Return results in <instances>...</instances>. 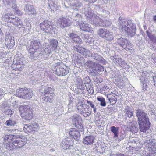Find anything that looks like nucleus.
<instances>
[{
    "instance_id": "nucleus-1",
    "label": "nucleus",
    "mask_w": 156,
    "mask_h": 156,
    "mask_svg": "<svg viewBox=\"0 0 156 156\" xmlns=\"http://www.w3.org/2000/svg\"><path fill=\"white\" fill-rule=\"evenodd\" d=\"M118 26L122 31L130 36H133L135 34L136 25L131 20H127L120 17L118 21Z\"/></svg>"
},
{
    "instance_id": "nucleus-2",
    "label": "nucleus",
    "mask_w": 156,
    "mask_h": 156,
    "mask_svg": "<svg viewBox=\"0 0 156 156\" xmlns=\"http://www.w3.org/2000/svg\"><path fill=\"white\" fill-rule=\"evenodd\" d=\"M27 49L30 53L31 57L35 59L37 58L41 57L43 53H41V44L39 39H33L26 46Z\"/></svg>"
},
{
    "instance_id": "nucleus-3",
    "label": "nucleus",
    "mask_w": 156,
    "mask_h": 156,
    "mask_svg": "<svg viewBox=\"0 0 156 156\" xmlns=\"http://www.w3.org/2000/svg\"><path fill=\"white\" fill-rule=\"evenodd\" d=\"M50 86L51 85L49 86L47 84L42 86V89L44 90V92H42L43 95L42 98L46 102H52L55 94L53 93V88Z\"/></svg>"
},
{
    "instance_id": "nucleus-4",
    "label": "nucleus",
    "mask_w": 156,
    "mask_h": 156,
    "mask_svg": "<svg viewBox=\"0 0 156 156\" xmlns=\"http://www.w3.org/2000/svg\"><path fill=\"white\" fill-rule=\"evenodd\" d=\"M40 28L44 32L52 35L55 34L56 28L54 27L53 23L48 20H44L40 24Z\"/></svg>"
},
{
    "instance_id": "nucleus-5",
    "label": "nucleus",
    "mask_w": 156,
    "mask_h": 156,
    "mask_svg": "<svg viewBox=\"0 0 156 156\" xmlns=\"http://www.w3.org/2000/svg\"><path fill=\"white\" fill-rule=\"evenodd\" d=\"M30 108L28 105H22L20 107L19 110L20 114L24 119L30 120L32 118L33 114Z\"/></svg>"
},
{
    "instance_id": "nucleus-6",
    "label": "nucleus",
    "mask_w": 156,
    "mask_h": 156,
    "mask_svg": "<svg viewBox=\"0 0 156 156\" xmlns=\"http://www.w3.org/2000/svg\"><path fill=\"white\" fill-rule=\"evenodd\" d=\"M16 95L22 98L29 99L32 97L33 94L31 90L27 88H21L17 90Z\"/></svg>"
},
{
    "instance_id": "nucleus-7",
    "label": "nucleus",
    "mask_w": 156,
    "mask_h": 156,
    "mask_svg": "<svg viewBox=\"0 0 156 156\" xmlns=\"http://www.w3.org/2000/svg\"><path fill=\"white\" fill-rule=\"evenodd\" d=\"M73 123L75 126L80 131H83V126L81 123L82 118L79 114L75 113L73 115L71 118Z\"/></svg>"
},
{
    "instance_id": "nucleus-8",
    "label": "nucleus",
    "mask_w": 156,
    "mask_h": 156,
    "mask_svg": "<svg viewBox=\"0 0 156 156\" xmlns=\"http://www.w3.org/2000/svg\"><path fill=\"white\" fill-rule=\"evenodd\" d=\"M98 34L100 37L106 41H110L114 39L112 33L105 29H100Z\"/></svg>"
},
{
    "instance_id": "nucleus-9",
    "label": "nucleus",
    "mask_w": 156,
    "mask_h": 156,
    "mask_svg": "<svg viewBox=\"0 0 156 156\" xmlns=\"http://www.w3.org/2000/svg\"><path fill=\"white\" fill-rule=\"evenodd\" d=\"M117 43L126 51L132 50L133 49L132 44L127 39L122 37L119 38L117 40Z\"/></svg>"
},
{
    "instance_id": "nucleus-10",
    "label": "nucleus",
    "mask_w": 156,
    "mask_h": 156,
    "mask_svg": "<svg viewBox=\"0 0 156 156\" xmlns=\"http://www.w3.org/2000/svg\"><path fill=\"white\" fill-rule=\"evenodd\" d=\"M24 67L23 59L19 57L14 58L13 63L11 66L12 69L13 70L20 71L22 70Z\"/></svg>"
},
{
    "instance_id": "nucleus-11",
    "label": "nucleus",
    "mask_w": 156,
    "mask_h": 156,
    "mask_svg": "<svg viewBox=\"0 0 156 156\" xmlns=\"http://www.w3.org/2000/svg\"><path fill=\"white\" fill-rule=\"evenodd\" d=\"M23 130L26 133L33 134L37 131L39 129V127L37 123L33 122L29 126L28 124H25L23 128Z\"/></svg>"
},
{
    "instance_id": "nucleus-12",
    "label": "nucleus",
    "mask_w": 156,
    "mask_h": 156,
    "mask_svg": "<svg viewBox=\"0 0 156 156\" xmlns=\"http://www.w3.org/2000/svg\"><path fill=\"white\" fill-rule=\"evenodd\" d=\"M139 129L141 132L145 133L150 128V123L149 119L138 121Z\"/></svg>"
},
{
    "instance_id": "nucleus-13",
    "label": "nucleus",
    "mask_w": 156,
    "mask_h": 156,
    "mask_svg": "<svg viewBox=\"0 0 156 156\" xmlns=\"http://www.w3.org/2000/svg\"><path fill=\"white\" fill-rule=\"evenodd\" d=\"M60 62H57L58 64L56 66H53L52 68L53 70L55 71L56 74L58 76H63L66 75L68 73V71L66 70L65 69L62 67L60 65Z\"/></svg>"
},
{
    "instance_id": "nucleus-14",
    "label": "nucleus",
    "mask_w": 156,
    "mask_h": 156,
    "mask_svg": "<svg viewBox=\"0 0 156 156\" xmlns=\"http://www.w3.org/2000/svg\"><path fill=\"white\" fill-rule=\"evenodd\" d=\"M57 22L59 24L60 27L62 28L69 27L71 24L70 19L67 17H61L58 20Z\"/></svg>"
},
{
    "instance_id": "nucleus-15",
    "label": "nucleus",
    "mask_w": 156,
    "mask_h": 156,
    "mask_svg": "<svg viewBox=\"0 0 156 156\" xmlns=\"http://www.w3.org/2000/svg\"><path fill=\"white\" fill-rule=\"evenodd\" d=\"M73 139L69 137L65 138L63 140L61 144V147L64 150L69 149L70 146L73 144Z\"/></svg>"
},
{
    "instance_id": "nucleus-16",
    "label": "nucleus",
    "mask_w": 156,
    "mask_h": 156,
    "mask_svg": "<svg viewBox=\"0 0 156 156\" xmlns=\"http://www.w3.org/2000/svg\"><path fill=\"white\" fill-rule=\"evenodd\" d=\"M14 37L9 35L7 36L5 41V44L8 48H12L15 44Z\"/></svg>"
},
{
    "instance_id": "nucleus-17",
    "label": "nucleus",
    "mask_w": 156,
    "mask_h": 156,
    "mask_svg": "<svg viewBox=\"0 0 156 156\" xmlns=\"http://www.w3.org/2000/svg\"><path fill=\"white\" fill-rule=\"evenodd\" d=\"M145 145L147 150L150 152H151L153 154L156 153V147L155 144L152 141V140H147L145 143Z\"/></svg>"
},
{
    "instance_id": "nucleus-18",
    "label": "nucleus",
    "mask_w": 156,
    "mask_h": 156,
    "mask_svg": "<svg viewBox=\"0 0 156 156\" xmlns=\"http://www.w3.org/2000/svg\"><path fill=\"white\" fill-rule=\"evenodd\" d=\"M136 115L138 118V122L149 119L147 114L140 109H138L136 110Z\"/></svg>"
},
{
    "instance_id": "nucleus-19",
    "label": "nucleus",
    "mask_w": 156,
    "mask_h": 156,
    "mask_svg": "<svg viewBox=\"0 0 156 156\" xmlns=\"http://www.w3.org/2000/svg\"><path fill=\"white\" fill-rule=\"evenodd\" d=\"M69 134L76 140H79L80 138V132L75 128H71L69 131Z\"/></svg>"
},
{
    "instance_id": "nucleus-20",
    "label": "nucleus",
    "mask_w": 156,
    "mask_h": 156,
    "mask_svg": "<svg viewBox=\"0 0 156 156\" xmlns=\"http://www.w3.org/2000/svg\"><path fill=\"white\" fill-rule=\"evenodd\" d=\"M16 136L17 139H14V145L17 148L22 147L25 144V142L23 139L21 138L22 136L17 135Z\"/></svg>"
},
{
    "instance_id": "nucleus-21",
    "label": "nucleus",
    "mask_w": 156,
    "mask_h": 156,
    "mask_svg": "<svg viewBox=\"0 0 156 156\" xmlns=\"http://www.w3.org/2000/svg\"><path fill=\"white\" fill-rule=\"evenodd\" d=\"M146 32L147 36L150 40L153 43L156 44V36L154 34L156 32V30H150V28H149Z\"/></svg>"
},
{
    "instance_id": "nucleus-22",
    "label": "nucleus",
    "mask_w": 156,
    "mask_h": 156,
    "mask_svg": "<svg viewBox=\"0 0 156 156\" xmlns=\"http://www.w3.org/2000/svg\"><path fill=\"white\" fill-rule=\"evenodd\" d=\"M75 85L77 89H80L82 90H84L85 89V85L83 84L82 79L79 77H76L74 80Z\"/></svg>"
},
{
    "instance_id": "nucleus-23",
    "label": "nucleus",
    "mask_w": 156,
    "mask_h": 156,
    "mask_svg": "<svg viewBox=\"0 0 156 156\" xmlns=\"http://www.w3.org/2000/svg\"><path fill=\"white\" fill-rule=\"evenodd\" d=\"M91 58L99 63L105 65L106 63V60L100 55L96 53L93 52Z\"/></svg>"
},
{
    "instance_id": "nucleus-24",
    "label": "nucleus",
    "mask_w": 156,
    "mask_h": 156,
    "mask_svg": "<svg viewBox=\"0 0 156 156\" xmlns=\"http://www.w3.org/2000/svg\"><path fill=\"white\" fill-rule=\"evenodd\" d=\"M24 9L26 12L29 15L34 14L36 13V10L33 5L30 4H25Z\"/></svg>"
},
{
    "instance_id": "nucleus-25",
    "label": "nucleus",
    "mask_w": 156,
    "mask_h": 156,
    "mask_svg": "<svg viewBox=\"0 0 156 156\" xmlns=\"http://www.w3.org/2000/svg\"><path fill=\"white\" fill-rule=\"evenodd\" d=\"M77 25L79 26L81 30L84 31L89 32L92 29L89 24L87 23H85L82 22L81 23L78 22Z\"/></svg>"
},
{
    "instance_id": "nucleus-26",
    "label": "nucleus",
    "mask_w": 156,
    "mask_h": 156,
    "mask_svg": "<svg viewBox=\"0 0 156 156\" xmlns=\"http://www.w3.org/2000/svg\"><path fill=\"white\" fill-rule=\"evenodd\" d=\"M128 128L129 131L133 133H137L138 130L137 123L135 122H130Z\"/></svg>"
},
{
    "instance_id": "nucleus-27",
    "label": "nucleus",
    "mask_w": 156,
    "mask_h": 156,
    "mask_svg": "<svg viewBox=\"0 0 156 156\" xmlns=\"http://www.w3.org/2000/svg\"><path fill=\"white\" fill-rule=\"evenodd\" d=\"M118 96L115 93H109L108 94L107 98L111 105L115 104L117 101Z\"/></svg>"
},
{
    "instance_id": "nucleus-28",
    "label": "nucleus",
    "mask_w": 156,
    "mask_h": 156,
    "mask_svg": "<svg viewBox=\"0 0 156 156\" xmlns=\"http://www.w3.org/2000/svg\"><path fill=\"white\" fill-rule=\"evenodd\" d=\"M84 13L89 19H91L93 15V12L91 9L88 5H86L84 8Z\"/></svg>"
},
{
    "instance_id": "nucleus-29",
    "label": "nucleus",
    "mask_w": 156,
    "mask_h": 156,
    "mask_svg": "<svg viewBox=\"0 0 156 156\" xmlns=\"http://www.w3.org/2000/svg\"><path fill=\"white\" fill-rule=\"evenodd\" d=\"M81 37L85 42L90 46H92L94 44V40L92 37L88 35L83 34L81 35Z\"/></svg>"
},
{
    "instance_id": "nucleus-30",
    "label": "nucleus",
    "mask_w": 156,
    "mask_h": 156,
    "mask_svg": "<svg viewBox=\"0 0 156 156\" xmlns=\"http://www.w3.org/2000/svg\"><path fill=\"white\" fill-rule=\"evenodd\" d=\"M51 52L50 47L48 45H45V48L43 49V51L41 50V53H43V55L40 58H44L46 55V56L45 57H47L49 55V54Z\"/></svg>"
},
{
    "instance_id": "nucleus-31",
    "label": "nucleus",
    "mask_w": 156,
    "mask_h": 156,
    "mask_svg": "<svg viewBox=\"0 0 156 156\" xmlns=\"http://www.w3.org/2000/svg\"><path fill=\"white\" fill-rule=\"evenodd\" d=\"M104 70L103 67L98 63H96L94 68L92 69L91 73H96L100 72Z\"/></svg>"
},
{
    "instance_id": "nucleus-32",
    "label": "nucleus",
    "mask_w": 156,
    "mask_h": 156,
    "mask_svg": "<svg viewBox=\"0 0 156 156\" xmlns=\"http://www.w3.org/2000/svg\"><path fill=\"white\" fill-rule=\"evenodd\" d=\"M82 6L81 0H74L73 9L75 11H79L80 8Z\"/></svg>"
},
{
    "instance_id": "nucleus-33",
    "label": "nucleus",
    "mask_w": 156,
    "mask_h": 156,
    "mask_svg": "<svg viewBox=\"0 0 156 156\" xmlns=\"http://www.w3.org/2000/svg\"><path fill=\"white\" fill-rule=\"evenodd\" d=\"M103 20L98 16H94L91 21V23L97 26H101V24L102 23Z\"/></svg>"
},
{
    "instance_id": "nucleus-34",
    "label": "nucleus",
    "mask_w": 156,
    "mask_h": 156,
    "mask_svg": "<svg viewBox=\"0 0 156 156\" xmlns=\"http://www.w3.org/2000/svg\"><path fill=\"white\" fill-rule=\"evenodd\" d=\"M94 141V137L93 136H87L84 139L83 142L87 145H91L93 144Z\"/></svg>"
},
{
    "instance_id": "nucleus-35",
    "label": "nucleus",
    "mask_w": 156,
    "mask_h": 156,
    "mask_svg": "<svg viewBox=\"0 0 156 156\" xmlns=\"http://www.w3.org/2000/svg\"><path fill=\"white\" fill-rule=\"evenodd\" d=\"M48 5L51 10L54 11L57 8V2L55 0H48Z\"/></svg>"
},
{
    "instance_id": "nucleus-36",
    "label": "nucleus",
    "mask_w": 156,
    "mask_h": 156,
    "mask_svg": "<svg viewBox=\"0 0 156 156\" xmlns=\"http://www.w3.org/2000/svg\"><path fill=\"white\" fill-rule=\"evenodd\" d=\"M14 25L17 26L19 28H21L23 26L22 21L18 17L15 16L12 22Z\"/></svg>"
},
{
    "instance_id": "nucleus-37",
    "label": "nucleus",
    "mask_w": 156,
    "mask_h": 156,
    "mask_svg": "<svg viewBox=\"0 0 156 156\" xmlns=\"http://www.w3.org/2000/svg\"><path fill=\"white\" fill-rule=\"evenodd\" d=\"M14 141V139H13L11 142L4 144V147L8 150H13L15 147H16V146L14 145L15 142Z\"/></svg>"
},
{
    "instance_id": "nucleus-38",
    "label": "nucleus",
    "mask_w": 156,
    "mask_h": 156,
    "mask_svg": "<svg viewBox=\"0 0 156 156\" xmlns=\"http://www.w3.org/2000/svg\"><path fill=\"white\" fill-rule=\"evenodd\" d=\"M72 18L73 19L76 21V25L77 24L78 22H80L82 20V19L81 15L80 14L75 12H73L72 13Z\"/></svg>"
},
{
    "instance_id": "nucleus-39",
    "label": "nucleus",
    "mask_w": 156,
    "mask_h": 156,
    "mask_svg": "<svg viewBox=\"0 0 156 156\" xmlns=\"http://www.w3.org/2000/svg\"><path fill=\"white\" fill-rule=\"evenodd\" d=\"M70 36L75 42L79 44H80L82 42V40L81 38L76 34L71 33L70 34Z\"/></svg>"
},
{
    "instance_id": "nucleus-40",
    "label": "nucleus",
    "mask_w": 156,
    "mask_h": 156,
    "mask_svg": "<svg viewBox=\"0 0 156 156\" xmlns=\"http://www.w3.org/2000/svg\"><path fill=\"white\" fill-rule=\"evenodd\" d=\"M124 115L130 118L133 115V112L131 108L129 106H127L124 109Z\"/></svg>"
},
{
    "instance_id": "nucleus-41",
    "label": "nucleus",
    "mask_w": 156,
    "mask_h": 156,
    "mask_svg": "<svg viewBox=\"0 0 156 156\" xmlns=\"http://www.w3.org/2000/svg\"><path fill=\"white\" fill-rule=\"evenodd\" d=\"M81 114L84 117H87L90 116L91 114V109L88 105L86 108Z\"/></svg>"
},
{
    "instance_id": "nucleus-42",
    "label": "nucleus",
    "mask_w": 156,
    "mask_h": 156,
    "mask_svg": "<svg viewBox=\"0 0 156 156\" xmlns=\"http://www.w3.org/2000/svg\"><path fill=\"white\" fill-rule=\"evenodd\" d=\"M87 106L86 104H83L82 103H78L77 105V109L79 112L81 114L82 112H83V111Z\"/></svg>"
},
{
    "instance_id": "nucleus-43",
    "label": "nucleus",
    "mask_w": 156,
    "mask_h": 156,
    "mask_svg": "<svg viewBox=\"0 0 156 156\" xmlns=\"http://www.w3.org/2000/svg\"><path fill=\"white\" fill-rule=\"evenodd\" d=\"M58 43V41L56 39H51L50 41V47L52 49H56Z\"/></svg>"
},
{
    "instance_id": "nucleus-44",
    "label": "nucleus",
    "mask_w": 156,
    "mask_h": 156,
    "mask_svg": "<svg viewBox=\"0 0 156 156\" xmlns=\"http://www.w3.org/2000/svg\"><path fill=\"white\" fill-rule=\"evenodd\" d=\"M112 22L110 20H103L102 23L101 24V27H110L112 24Z\"/></svg>"
},
{
    "instance_id": "nucleus-45",
    "label": "nucleus",
    "mask_w": 156,
    "mask_h": 156,
    "mask_svg": "<svg viewBox=\"0 0 156 156\" xmlns=\"http://www.w3.org/2000/svg\"><path fill=\"white\" fill-rule=\"evenodd\" d=\"M73 49L75 51H76L82 54L83 52L85 50V48L79 45H75L74 46Z\"/></svg>"
},
{
    "instance_id": "nucleus-46",
    "label": "nucleus",
    "mask_w": 156,
    "mask_h": 156,
    "mask_svg": "<svg viewBox=\"0 0 156 156\" xmlns=\"http://www.w3.org/2000/svg\"><path fill=\"white\" fill-rule=\"evenodd\" d=\"M15 16L13 15L6 14L5 16L4 20L7 22L12 23Z\"/></svg>"
},
{
    "instance_id": "nucleus-47",
    "label": "nucleus",
    "mask_w": 156,
    "mask_h": 156,
    "mask_svg": "<svg viewBox=\"0 0 156 156\" xmlns=\"http://www.w3.org/2000/svg\"><path fill=\"white\" fill-rule=\"evenodd\" d=\"M118 129L119 128L118 127H115L114 126L111 127V130L114 133V137L115 139L116 138V137L118 136Z\"/></svg>"
},
{
    "instance_id": "nucleus-48",
    "label": "nucleus",
    "mask_w": 156,
    "mask_h": 156,
    "mask_svg": "<svg viewBox=\"0 0 156 156\" xmlns=\"http://www.w3.org/2000/svg\"><path fill=\"white\" fill-rule=\"evenodd\" d=\"M96 64L94 62L91 60H88L84 64L85 66H87L89 68H93L94 66H95Z\"/></svg>"
},
{
    "instance_id": "nucleus-49",
    "label": "nucleus",
    "mask_w": 156,
    "mask_h": 156,
    "mask_svg": "<svg viewBox=\"0 0 156 156\" xmlns=\"http://www.w3.org/2000/svg\"><path fill=\"white\" fill-rule=\"evenodd\" d=\"M97 90L98 92L101 94H104L106 92L105 88V85L101 84L97 89Z\"/></svg>"
},
{
    "instance_id": "nucleus-50",
    "label": "nucleus",
    "mask_w": 156,
    "mask_h": 156,
    "mask_svg": "<svg viewBox=\"0 0 156 156\" xmlns=\"http://www.w3.org/2000/svg\"><path fill=\"white\" fill-rule=\"evenodd\" d=\"M126 136V134L124 131L121 132L118 134V136L116 137V138H118L119 141H121L124 139Z\"/></svg>"
},
{
    "instance_id": "nucleus-51",
    "label": "nucleus",
    "mask_w": 156,
    "mask_h": 156,
    "mask_svg": "<svg viewBox=\"0 0 156 156\" xmlns=\"http://www.w3.org/2000/svg\"><path fill=\"white\" fill-rule=\"evenodd\" d=\"M149 79L151 81H155L156 80V74L152 72H150L148 76Z\"/></svg>"
},
{
    "instance_id": "nucleus-52",
    "label": "nucleus",
    "mask_w": 156,
    "mask_h": 156,
    "mask_svg": "<svg viewBox=\"0 0 156 156\" xmlns=\"http://www.w3.org/2000/svg\"><path fill=\"white\" fill-rule=\"evenodd\" d=\"M85 86L86 87V89L88 92V93L90 94H93L94 93V90L91 84L88 85H85Z\"/></svg>"
},
{
    "instance_id": "nucleus-53",
    "label": "nucleus",
    "mask_w": 156,
    "mask_h": 156,
    "mask_svg": "<svg viewBox=\"0 0 156 156\" xmlns=\"http://www.w3.org/2000/svg\"><path fill=\"white\" fill-rule=\"evenodd\" d=\"M83 52L82 54L86 57H91L92 56L93 53L91 52L85 48V50Z\"/></svg>"
},
{
    "instance_id": "nucleus-54",
    "label": "nucleus",
    "mask_w": 156,
    "mask_h": 156,
    "mask_svg": "<svg viewBox=\"0 0 156 156\" xmlns=\"http://www.w3.org/2000/svg\"><path fill=\"white\" fill-rule=\"evenodd\" d=\"M79 57L78 56V54H74L73 55V56L72 57V61H74L77 63L82 64V61H79V60H78L79 59Z\"/></svg>"
},
{
    "instance_id": "nucleus-55",
    "label": "nucleus",
    "mask_w": 156,
    "mask_h": 156,
    "mask_svg": "<svg viewBox=\"0 0 156 156\" xmlns=\"http://www.w3.org/2000/svg\"><path fill=\"white\" fill-rule=\"evenodd\" d=\"M6 109L3 111V113L6 115H11L14 113V111L10 108V106Z\"/></svg>"
},
{
    "instance_id": "nucleus-56",
    "label": "nucleus",
    "mask_w": 156,
    "mask_h": 156,
    "mask_svg": "<svg viewBox=\"0 0 156 156\" xmlns=\"http://www.w3.org/2000/svg\"><path fill=\"white\" fill-rule=\"evenodd\" d=\"M98 100L100 102V105L102 106H105L106 105L105 101L104 98L102 97H98Z\"/></svg>"
},
{
    "instance_id": "nucleus-57",
    "label": "nucleus",
    "mask_w": 156,
    "mask_h": 156,
    "mask_svg": "<svg viewBox=\"0 0 156 156\" xmlns=\"http://www.w3.org/2000/svg\"><path fill=\"white\" fill-rule=\"evenodd\" d=\"M115 63L118 65L121 66V65H123L125 64V62L120 58H118L116 59Z\"/></svg>"
},
{
    "instance_id": "nucleus-58",
    "label": "nucleus",
    "mask_w": 156,
    "mask_h": 156,
    "mask_svg": "<svg viewBox=\"0 0 156 156\" xmlns=\"http://www.w3.org/2000/svg\"><path fill=\"white\" fill-rule=\"evenodd\" d=\"M9 106L10 105L5 102L3 103L0 105V107L3 112L7 109H6L9 108Z\"/></svg>"
},
{
    "instance_id": "nucleus-59",
    "label": "nucleus",
    "mask_w": 156,
    "mask_h": 156,
    "mask_svg": "<svg viewBox=\"0 0 156 156\" xmlns=\"http://www.w3.org/2000/svg\"><path fill=\"white\" fill-rule=\"evenodd\" d=\"M100 10L101 12H102L103 15L104 16H107L110 14V12L108 10H106V9L102 8L100 9Z\"/></svg>"
},
{
    "instance_id": "nucleus-60",
    "label": "nucleus",
    "mask_w": 156,
    "mask_h": 156,
    "mask_svg": "<svg viewBox=\"0 0 156 156\" xmlns=\"http://www.w3.org/2000/svg\"><path fill=\"white\" fill-rule=\"evenodd\" d=\"M11 136L10 135H7L5 136L4 138L5 144L6 143H8L12 141V140L11 139Z\"/></svg>"
},
{
    "instance_id": "nucleus-61",
    "label": "nucleus",
    "mask_w": 156,
    "mask_h": 156,
    "mask_svg": "<svg viewBox=\"0 0 156 156\" xmlns=\"http://www.w3.org/2000/svg\"><path fill=\"white\" fill-rule=\"evenodd\" d=\"M94 119L99 124H100V126H101V125H103L105 123V122L103 121V119L101 117V118L97 117Z\"/></svg>"
},
{
    "instance_id": "nucleus-62",
    "label": "nucleus",
    "mask_w": 156,
    "mask_h": 156,
    "mask_svg": "<svg viewBox=\"0 0 156 156\" xmlns=\"http://www.w3.org/2000/svg\"><path fill=\"white\" fill-rule=\"evenodd\" d=\"M5 124L8 126H12L16 124V122L14 121H13L11 120H9L6 121Z\"/></svg>"
},
{
    "instance_id": "nucleus-63",
    "label": "nucleus",
    "mask_w": 156,
    "mask_h": 156,
    "mask_svg": "<svg viewBox=\"0 0 156 156\" xmlns=\"http://www.w3.org/2000/svg\"><path fill=\"white\" fill-rule=\"evenodd\" d=\"M84 83L85 84H87V85H90V80L89 78V77L88 76H87L84 79Z\"/></svg>"
},
{
    "instance_id": "nucleus-64",
    "label": "nucleus",
    "mask_w": 156,
    "mask_h": 156,
    "mask_svg": "<svg viewBox=\"0 0 156 156\" xmlns=\"http://www.w3.org/2000/svg\"><path fill=\"white\" fill-rule=\"evenodd\" d=\"M72 104V103H69L68 105V112L70 113L73 111V106Z\"/></svg>"
}]
</instances>
